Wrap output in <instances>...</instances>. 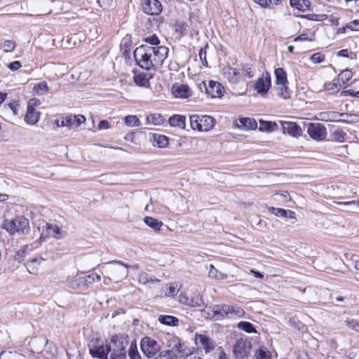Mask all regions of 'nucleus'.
<instances>
[{"mask_svg": "<svg viewBox=\"0 0 359 359\" xmlns=\"http://www.w3.org/2000/svg\"><path fill=\"white\" fill-rule=\"evenodd\" d=\"M74 116H67L62 121L61 126L70 127L74 126V121L76 120Z\"/></svg>", "mask_w": 359, "mask_h": 359, "instance_id": "nucleus-54", "label": "nucleus"}, {"mask_svg": "<svg viewBox=\"0 0 359 359\" xmlns=\"http://www.w3.org/2000/svg\"><path fill=\"white\" fill-rule=\"evenodd\" d=\"M202 315L205 316L206 318L212 320V306H210L208 309H203L201 311Z\"/></svg>", "mask_w": 359, "mask_h": 359, "instance_id": "nucleus-61", "label": "nucleus"}, {"mask_svg": "<svg viewBox=\"0 0 359 359\" xmlns=\"http://www.w3.org/2000/svg\"><path fill=\"white\" fill-rule=\"evenodd\" d=\"M140 347L144 355L148 358H153L161 349V346L158 342L149 337L142 338Z\"/></svg>", "mask_w": 359, "mask_h": 359, "instance_id": "nucleus-7", "label": "nucleus"}, {"mask_svg": "<svg viewBox=\"0 0 359 359\" xmlns=\"http://www.w3.org/2000/svg\"><path fill=\"white\" fill-rule=\"evenodd\" d=\"M144 41L146 43L152 45L153 46H161L160 40L156 34H153L151 36L144 38Z\"/></svg>", "mask_w": 359, "mask_h": 359, "instance_id": "nucleus-49", "label": "nucleus"}, {"mask_svg": "<svg viewBox=\"0 0 359 359\" xmlns=\"http://www.w3.org/2000/svg\"><path fill=\"white\" fill-rule=\"evenodd\" d=\"M133 81L138 86L149 87L150 79H153L154 74L150 72H142L139 70H133Z\"/></svg>", "mask_w": 359, "mask_h": 359, "instance_id": "nucleus-14", "label": "nucleus"}, {"mask_svg": "<svg viewBox=\"0 0 359 359\" xmlns=\"http://www.w3.org/2000/svg\"><path fill=\"white\" fill-rule=\"evenodd\" d=\"M269 211L270 213L273 214L274 215L279 217H286L287 210L283 208L270 207L269 208Z\"/></svg>", "mask_w": 359, "mask_h": 359, "instance_id": "nucleus-46", "label": "nucleus"}, {"mask_svg": "<svg viewBox=\"0 0 359 359\" xmlns=\"http://www.w3.org/2000/svg\"><path fill=\"white\" fill-rule=\"evenodd\" d=\"M97 341H92L88 344L89 353L93 358L98 359H107L108 355L111 351V345L96 344Z\"/></svg>", "mask_w": 359, "mask_h": 359, "instance_id": "nucleus-9", "label": "nucleus"}, {"mask_svg": "<svg viewBox=\"0 0 359 359\" xmlns=\"http://www.w3.org/2000/svg\"><path fill=\"white\" fill-rule=\"evenodd\" d=\"M177 290L174 285H170L166 291V294L170 297H174L177 294Z\"/></svg>", "mask_w": 359, "mask_h": 359, "instance_id": "nucleus-63", "label": "nucleus"}, {"mask_svg": "<svg viewBox=\"0 0 359 359\" xmlns=\"http://www.w3.org/2000/svg\"><path fill=\"white\" fill-rule=\"evenodd\" d=\"M180 302L191 307H200L204 304L203 299L199 294L192 295L190 297L181 294Z\"/></svg>", "mask_w": 359, "mask_h": 359, "instance_id": "nucleus-18", "label": "nucleus"}, {"mask_svg": "<svg viewBox=\"0 0 359 359\" xmlns=\"http://www.w3.org/2000/svg\"><path fill=\"white\" fill-rule=\"evenodd\" d=\"M223 76L231 83H237L241 78L238 69L230 66H226L222 69Z\"/></svg>", "mask_w": 359, "mask_h": 359, "instance_id": "nucleus-17", "label": "nucleus"}, {"mask_svg": "<svg viewBox=\"0 0 359 359\" xmlns=\"http://www.w3.org/2000/svg\"><path fill=\"white\" fill-rule=\"evenodd\" d=\"M208 48V44H206L204 47H202L198 53V56L204 66L208 67V61L206 59V49Z\"/></svg>", "mask_w": 359, "mask_h": 359, "instance_id": "nucleus-53", "label": "nucleus"}, {"mask_svg": "<svg viewBox=\"0 0 359 359\" xmlns=\"http://www.w3.org/2000/svg\"><path fill=\"white\" fill-rule=\"evenodd\" d=\"M43 260L42 258H41L39 260L37 259H33L30 261H28L25 264V266L29 271V273L32 274H35L37 272L38 270V266L40 264L41 261Z\"/></svg>", "mask_w": 359, "mask_h": 359, "instance_id": "nucleus-35", "label": "nucleus"}, {"mask_svg": "<svg viewBox=\"0 0 359 359\" xmlns=\"http://www.w3.org/2000/svg\"><path fill=\"white\" fill-rule=\"evenodd\" d=\"M353 76V73L351 70L346 69L344 71H342L339 75V79L344 83L348 82Z\"/></svg>", "mask_w": 359, "mask_h": 359, "instance_id": "nucleus-48", "label": "nucleus"}, {"mask_svg": "<svg viewBox=\"0 0 359 359\" xmlns=\"http://www.w3.org/2000/svg\"><path fill=\"white\" fill-rule=\"evenodd\" d=\"M144 223L154 229V231H160L161 226H163V222L158 221L157 219H155L152 217L147 216L144 218Z\"/></svg>", "mask_w": 359, "mask_h": 359, "instance_id": "nucleus-30", "label": "nucleus"}, {"mask_svg": "<svg viewBox=\"0 0 359 359\" xmlns=\"http://www.w3.org/2000/svg\"><path fill=\"white\" fill-rule=\"evenodd\" d=\"M275 76H276V83L279 86L280 84H287L288 81L287 79V74L285 70L278 67L274 71Z\"/></svg>", "mask_w": 359, "mask_h": 359, "instance_id": "nucleus-27", "label": "nucleus"}, {"mask_svg": "<svg viewBox=\"0 0 359 359\" xmlns=\"http://www.w3.org/2000/svg\"><path fill=\"white\" fill-rule=\"evenodd\" d=\"M198 11L191 12L189 17V20L191 23V25H194L195 27H197L198 24L201 23V21L198 18Z\"/></svg>", "mask_w": 359, "mask_h": 359, "instance_id": "nucleus-52", "label": "nucleus"}, {"mask_svg": "<svg viewBox=\"0 0 359 359\" xmlns=\"http://www.w3.org/2000/svg\"><path fill=\"white\" fill-rule=\"evenodd\" d=\"M196 339L199 340L201 344L203 347L205 353L212 351L215 348V344L213 339L208 336L203 334H196Z\"/></svg>", "mask_w": 359, "mask_h": 359, "instance_id": "nucleus-19", "label": "nucleus"}, {"mask_svg": "<svg viewBox=\"0 0 359 359\" xmlns=\"http://www.w3.org/2000/svg\"><path fill=\"white\" fill-rule=\"evenodd\" d=\"M15 46L16 44L15 41L11 40H6L2 45V48H4L5 52L13 51Z\"/></svg>", "mask_w": 359, "mask_h": 359, "instance_id": "nucleus-51", "label": "nucleus"}, {"mask_svg": "<svg viewBox=\"0 0 359 359\" xmlns=\"http://www.w3.org/2000/svg\"><path fill=\"white\" fill-rule=\"evenodd\" d=\"M25 356L16 351H1L0 353V359H22Z\"/></svg>", "mask_w": 359, "mask_h": 359, "instance_id": "nucleus-36", "label": "nucleus"}, {"mask_svg": "<svg viewBox=\"0 0 359 359\" xmlns=\"http://www.w3.org/2000/svg\"><path fill=\"white\" fill-rule=\"evenodd\" d=\"M110 127L109 122L107 120H102L100 121L98 124V129L99 130H104L108 129Z\"/></svg>", "mask_w": 359, "mask_h": 359, "instance_id": "nucleus-62", "label": "nucleus"}, {"mask_svg": "<svg viewBox=\"0 0 359 359\" xmlns=\"http://www.w3.org/2000/svg\"><path fill=\"white\" fill-rule=\"evenodd\" d=\"M111 341L110 359H126V349L124 342L118 339L116 335L112 336Z\"/></svg>", "mask_w": 359, "mask_h": 359, "instance_id": "nucleus-8", "label": "nucleus"}, {"mask_svg": "<svg viewBox=\"0 0 359 359\" xmlns=\"http://www.w3.org/2000/svg\"><path fill=\"white\" fill-rule=\"evenodd\" d=\"M333 137L338 142H342L345 141L346 134L342 130H336L332 133Z\"/></svg>", "mask_w": 359, "mask_h": 359, "instance_id": "nucleus-50", "label": "nucleus"}, {"mask_svg": "<svg viewBox=\"0 0 359 359\" xmlns=\"http://www.w3.org/2000/svg\"><path fill=\"white\" fill-rule=\"evenodd\" d=\"M294 42H297V41H314V39H312V38H308L306 36V34H302L298 36H297L296 38L294 39L293 40Z\"/></svg>", "mask_w": 359, "mask_h": 359, "instance_id": "nucleus-59", "label": "nucleus"}, {"mask_svg": "<svg viewBox=\"0 0 359 359\" xmlns=\"http://www.w3.org/2000/svg\"><path fill=\"white\" fill-rule=\"evenodd\" d=\"M310 60L313 63L318 64L325 60V55L321 53H316L311 56Z\"/></svg>", "mask_w": 359, "mask_h": 359, "instance_id": "nucleus-55", "label": "nucleus"}, {"mask_svg": "<svg viewBox=\"0 0 359 359\" xmlns=\"http://www.w3.org/2000/svg\"><path fill=\"white\" fill-rule=\"evenodd\" d=\"M22 67L21 63L20 61H14L8 64V67L11 71H16L18 70Z\"/></svg>", "mask_w": 359, "mask_h": 359, "instance_id": "nucleus-58", "label": "nucleus"}, {"mask_svg": "<svg viewBox=\"0 0 359 359\" xmlns=\"http://www.w3.org/2000/svg\"><path fill=\"white\" fill-rule=\"evenodd\" d=\"M189 120L191 128L198 131H209L215 123V120L208 115L193 114L189 116Z\"/></svg>", "mask_w": 359, "mask_h": 359, "instance_id": "nucleus-4", "label": "nucleus"}, {"mask_svg": "<svg viewBox=\"0 0 359 359\" xmlns=\"http://www.w3.org/2000/svg\"><path fill=\"white\" fill-rule=\"evenodd\" d=\"M205 86L206 93L210 95L211 97H219L222 95L224 92V87L218 82L210 81L208 86H206L205 82H203Z\"/></svg>", "mask_w": 359, "mask_h": 359, "instance_id": "nucleus-16", "label": "nucleus"}, {"mask_svg": "<svg viewBox=\"0 0 359 359\" xmlns=\"http://www.w3.org/2000/svg\"><path fill=\"white\" fill-rule=\"evenodd\" d=\"M173 95L175 97L188 98L191 95V92L187 85L181 84L173 90Z\"/></svg>", "mask_w": 359, "mask_h": 359, "instance_id": "nucleus-22", "label": "nucleus"}, {"mask_svg": "<svg viewBox=\"0 0 359 359\" xmlns=\"http://www.w3.org/2000/svg\"><path fill=\"white\" fill-rule=\"evenodd\" d=\"M209 276L210 278L223 279L226 277V275L219 272L212 264L210 266Z\"/></svg>", "mask_w": 359, "mask_h": 359, "instance_id": "nucleus-44", "label": "nucleus"}, {"mask_svg": "<svg viewBox=\"0 0 359 359\" xmlns=\"http://www.w3.org/2000/svg\"><path fill=\"white\" fill-rule=\"evenodd\" d=\"M124 123L129 127L139 126L140 121L135 115H128L124 118Z\"/></svg>", "mask_w": 359, "mask_h": 359, "instance_id": "nucleus-38", "label": "nucleus"}, {"mask_svg": "<svg viewBox=\"0 0 359 359\" xmlns=\"http://www.w3.org/2000/svg\"><path fill=\"white\" fill-rule=\"evenodd\" d=\"M147 122L155 126H159L164 121V118L159 114H153L147 116Z\"/></svg>", "mask_w": 359, "mask_h": 359, "instance_id": "nucleus-34", "label": "nucleus"}, {"mask_svg": "<svg viewBox=\"0 0 359 359\" xmlns=\"http://www.w3.org/2000/svg\"><path fill=\"white\" fill-rule=\"evenodd\" d=\"M39 117L40 113L37 112L35 109L27 108L25 121L29 124L34 125L39 121Z\"/></svg>", "mask_w": 359, "mask_h": 359, "instance_id": "nucleus-24", "label": "nucleus"}, {"mask_svg": "<svg viewBox=\"0 0 359 359\" xmlns=\"http://www.w3.org/2000/svg\"><path fill=\"white\" fill-rule=\"evenodd\" d=\"M170 353H172L173 358H186L191 355V351L187 348L184 344L181 342L180 339H177L176 343L172 347V349L169 350Z\"/></svg>", "mask_w": 359, "mask_h": 359, "instance_id": "nucleus-13", "label": "nucleus"}, {"mask_svg": "<svg viewBox=\"0 0 359 359\" xmlns=\"http://www.w3.org/2000/svg\"><path fill=\"white\" fill-rule=\"evenodd\" d=\"M172 355V353H170L169 350L163 351L154 359H172L174 358Z\"/></svg>", "mask_w": 359, "mask_h": 359, "instance_id": "nucleus-56", "label": "nucleus"}, {"mask_svg": "<svg viewBox=\"0 0 359 359\" xmlns=\"http://www.w3.org/2000/svg\"><path fill=\"white\" fill-rule=\"evenodd\" d=\"M128 356L130 359H142V357L137 351V344L135 342L131 343L128 350Z\"/></svg>", "mask_w": 359, "mask_h": 359, "instance_id": "nucleus-41", "label": "nucleus"}, {"mask_svg": "<svg viewBox=\"0 0 359 359\" xmlns=\"http://www.w3.org/2000/svg\"><path fill=\"white\" fill-rule=\"evenodd\" d=\"M238 128L244 130H255L257 128V123L255 118L244 117L240 118L236 122Z\"/></svg>", "mask_w": 359, "mask_h": 359, "instance_id": "nucleus-21", "label": "nucleus"}, {"mask_svg": "<svg viewBox=\"0 0 359 359\" xmlns=\"http://www.w3.org/2000/svg\"><path fill=\"white\" fill-rule=\"evenodd\" d=\"M169 49L166 46H151L143 44L133 52L136 64L143 69L156 71L167 58Z\"/></svg>", "mask_w": 359, "mask_h": 359, "instance_id": "nucleus-1", "label": "nucleus"}, {"mask_svg": "<svg viewBox=\"0 0 359 359\" xmlns=\"http://www.w3.org/2000/svg\"><path fill=\"white\" fill-rule=\"evenodd\" d=\"M323 121H339L340 113L337 111H326L320 114Z\"/></svg>", "mask_w": 359, "mask_h": 359, "instance_id": "nucleus-31", "label": "nucleus"}, {"mask_svg": "<svg viewBox=\"0 0 359 359\" xmlns=\"http://www.w3.org/2000/svg\"><path fill=\"white\" fill-rule=\"evenodd\" d=\"M290 4L292 7L305 12L309 9L311 2L309 0H290Z\"/></svg>", "mask_w": 359, "mask_h": 359, "instance_id": "nucleus-25", "label": "nucleus"}, {"mask_svg": "<svg viewBox=\"0 0 359 359\" xmlns=\"http://www.w3.org/2000/svg\"><path fill=\"white\" fill-rule=\"evenodd\" d=\"M307 133L312 139L318 141L324 140L327 135L325 127L319 123H310Z\"/></svg>", "mask_w": 359, "mask_h": 359, "instance_id": "nucleus-11", "label": "nucleus"}, {"mask_svg": "<svg viewBox=\"0 0 359 359\" xmlns=\"http://www.w3.org/2000/svg\"><path fill=\"white\" fill-rule=\"evenodd\" d=\"M237 327L247 333H256L257 330L255 326L248 321H240L237 324Z\"/></svg>", "mask_w": 359, "mask_h": 359, "instance_id": "nucleus-32", "label": "nucleus"}, {"mask_svg": "<svg viewBox=\"0 0 359 359\" xmlns=\"http://www.w3.org/2000/svg\"><path fill=\"white\" fill-rule=\"evenodd\" d=\"M279 86L278 95L284 99L290 98L292 91L289 89L287 84H280Z\"/></svg>", "mask_w": 359, "mask_h": 359, "instance_id": "nucleus-43", "label": "nucleus"}, {"mask_svg": "<svg viewBox=\"0 0 359 359\" xmlns=\"http://www.w3.org/2000/svg\"><path fill=\"white\" fill-rule=\"evenodd\" d=\"M302 18L312 21H323L327 19V15L326 14L309 13L302 15Z\"/></svg>", "mask_w": 359, "mask_h": 359, "instance_id": "nucleus-40", "label": "nucleus"}, {"mask_svg": "<svg viewBox=\"0 0 359 359\" xmlns=\"http://www.w3.org/2000/svg\"><path fill=\"white\" fill-rule=\"evenodd\" d=\"M48 86L45 81L40 82L36 84L34 87V90L38 95H44L48 92Z\"/></svg>", "mask_w": 359, "mask_h": 359, "instance_id": "nucleus-39", "label": "nucleus"}, {"mask_svg": "<svg viewBox=\"0 0 359 359\" xmlns=\"http://www.w3.org/2000/svg\"><path fill=\"white\" fill-rule=\"evenodd\" d=\"M255 358L256 359H271V355L268 349L262 346L255 351Z\"/></svg>", "mask_w": 359, "mask_h": 359, "instance_id": "nucleus-37", "label": "nucleus"}, {"mask_svg": "<svg viewBox=\"0 0 359 359\" xmlns=\"http://www.w3.org/2000/svg\"><path fill=\"white\" fill-rule=\"evenodd\" d=\"M158 321L161 324L169 326H176L179 323V320L177 317L169 315H161L158 317Z\"/></svg>", "mask_w": 359, "mask_h": 359, "instance_id": "nucleus-28", "label": "nucleus"}, {"mask_svg": "<svg viewBox=\"0 0 359 359\" xmlns=\"http://www.w3.org/2000/svg\"><path fill=\"white\" fill-rule=\"evenodd\" d=\"M188 25L184 21L177 20L174 25L175 32L179 35L180 37H182L187 34Z\"/></svg>", "mask_w": 359, "mask_h": 359, "instance_id": "nucleus-29", "label": "nucleus"}, {"mask_svg": "<svg viewBox=\"0 0 359 359\" xmlns=\"http://www.w3.org/2000/svg\"><path fill=\"white\" fill-rule=\"evenodd\" d=\"M168 123L170 126L184 129L186 126V117L183 115L175 114L169 118Z\"/></svg>", "mask_w": 359, "mask_h": 359, "instance_id": "nucleus-23", "label": "nucleus"}, {"mask_svg": "<svg viewBox=\"0 0 359 359\" xmlns=\"http://www.w3.org/2000/svg\"><path fill=\"white\" fill-rule=\"evenodd\" d=\"M259 129L260 131L263 132H273L277 130L278 129V124L276 122L259 120Z\"/></svg>", "mask_w": 359, "mask_h": 359, "instance_id": "nucleus-26", "label": "nucleus"}, {"mask_svg": "<svg viewBox=\"0 0 359 359\" xmlns=\"http://www.w3.org/2000/svg\"><path fill=\"white\" fill-rule=\"evenodd\" d=\"M271 86V75L269 72H266L262 77L257 81L255 88L257 93L264 95H266Z\"/></svg>", "mask_w": 359, "mask_h": 359, "instance_id": "nucleus-12", "label": "nucleus"}, {"mask_svg": "<svg viewBox=\"0 0 359 359\" xmlns=\"http://www.w3.org/2000/svg\"><path fill=\"white\" fill-rule=\"evenodd\" d=\"M2 226L11 234L16 232L23 234L29 229V220L22 216L12 219H5Z\"/></svg>", "mask_w": 359, "mask_h": 359, "instance_id": "nucleus-5", "label": "nucleus"}, {"mask_svg": "<svg viewBox=\"0 0 359 359\" xmlns=\"http://www.w3.org/2000/svg\"><path fill=\"white\" fill-rule=\"evenodd\" d=\"M347 27L352 31H359V20H354L350 22Z\"/></svg>", "mask_w": 359, "mask_h": 359, "instance_id": "nucleus-57", "label": "nucleus"}, {"mask_svg": "<svg viewBox=\"0 0 359 359\" xmlns=\"http://www.w3.org/2000/svg\"><path fill=\"white\" fill-rule=\"evenodd\" d=\"M149 140L154 147L164 148L168 146L169 139L167 136L156 133H149Z\"/></svg>", "mask_w": 359, "mask_h": 359, "instance_id": "nucleus-20", "label": "nucleus"}, {"mask_svg": "<svg viewBox=\"0 0 359 359\" xmlns=\"http://www.w3.org/2000/svg\"><path fill=\"white\" fill-rule=\"evenodd\" d=\"M281 128L284 133L292 137H299L302 135V128L296 123L292 121H280Z\"/></svg>", "mask_w": 359, "mask_h": 359, "instance_id": "nucleus-15", "label": "nucleus"}, {"mask_svg": "<svg viewBox=\"0 0 359 359\" xmlns=\"http://www.w3.org/2000/svg\"><path fill=\"white\" fill-rule=\"evenodd\" d=\"M100 280L101 277L100 275L92 273L89 275H77L69 280L67 284L72 289L85 290L95 283V280L100 281Z\"/></svg>", "mask_w": 359, "mask_h": 359, "instance_id": "nucleus-3", "label": "nucleus"}, {"mask_svg": "<svg viewBox=\"0 0 359 359\" xmlns=\"http://www.w3.org/2000/svg\"><path fill=\"white\" fill-rule=\"evenodd\" d=\"M241 76L246 77L250 79L252 77V67L250 64H241Z\"/></svg>", "mask_w": 359, "mask_h": 359, "instance_id": "nucleus-42", "label": "nucleus"}, {"mask_svg": "<svg viewBox=\"0 0 359 359\" xmlns=\"http://www.w3.org/2000/svg\"><path fill=\"white\" fill-rule=\"evenodd\" d=\"M212 312V320L215 321L224 319H236L243 317L245 314L242 308L229 304L213 305Z\"/></svg>", "mask_w": 359, "mask_h": 359, "instance_id": "nucleus-2", "label": "nucleus"}, {"mask_svg": "<svg viewBox=\"0 0 359 359\" xmlns=\"http://www.w3.org/2000/svg\"><path fill=\"white\" fill-rule=\"evenodd\" d=\"M39 104H40V102L38 99H36V98L30 99L27 104V108L34 109V106H36Z\"/></svg>", "mask_w": 359, "mask_h": 359, "instance_id": "nucleus-64", "label": "nucleus"}, {"mask_svg": "<svg viewBox=\"0 0 359 359\" xmlns=\"http://www.w3.org/2000/svg\"><path fill=\"white\" fill-rule=\"evenodd\" d=\"M345 322L346 325L353 330H355L359 326L358 322L355 319H348Z\"/></svg>", "mask_w": 359, "mask_h": 359, "instance_id": "nucleus-60", "label": "nucleus"}, {"mask_svg": "<svg viewBox=\"0 0 359 359\" xmlns=\"http://www.w3.org/2000/svg\"><path fill=\"white\" fill-rule=\"evenodd\" d=\"M27 246H24L18 251H17L13 256L14 260L20 263L22 262L27 255Z\"/></svg>", "mask_w": 359, "mask_h": 359, "instance_id": "nucleus-45", "label": "nucleus"}, {"mask_svg": "<svg viewBox=\"0 0 359 359\" xmlns=\"http://www.w3.org/2000/svg\"><path fill=\"white\" fill-rule=\"evenodd\" d=\"M142 11L149 15H158L163 10V6L158 0H142Z\"/></svg>", "mask_w": 359, "mask_h": 359, "instance_id": "nucleus-10", "label": "nucleus"}, {"mask_svg": "<svg viewBox=\"0 0 359 359\" xmlns=\"http://www.w3.org/2000/svg\"><path fill=\"white\" fill-rule=\"evenodd\" d=\"M46 230L49 235L55 238H57V236L60 234V229L56 224H47Z\"/></svg>", "mask_w": 359, "mask_h": 359, "instance_id": "nucleus-47", "label": "nucleus"}, {"mask_svg": "<svg viewBox=\"0 0 359 359\" xmlns=\"http://www.w3.org/2000/svg\"><path fill=\"white\" fill-rule=\"evenodd\" d=\"M252 349V344L248 338L237 339L233 347V353L237 359H243L248 355Z\"/></svg>", "mask_w": 359, "mask_h": 359, "instance_id": "nucleus-6", "label": "nucleus"}, {"mask_svg": "<svg viewBox=\"0 0 359 359\" xmlns=\"http://www.w3.org/2000/svg\"><path fill=\"white\" fill-rule=\"evenodd\" d=\"M339 121L346 123H357L359 121V116L353 114L340 113Z\"/></svg>", "mask_w": 359, "mask_h": 359, "instance_id": "nucleus-33", "label": "nucleus"}]
</instances>
